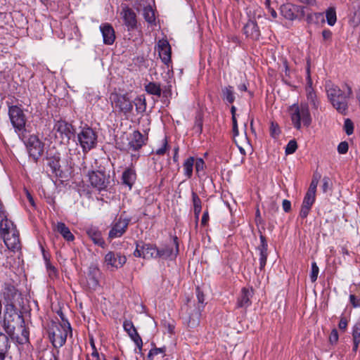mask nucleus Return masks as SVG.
Wrapping results in <instances>:
<instances>
[{"mask_svg": "<svg viewBox=\"0 0 360 360\" xmlns=\"http://www.w3.org/2000/svg\"><path fill=\"white\" fill-rule=\"evenodd\" d=\"M325 87L328 99L333 107L339 113L346 115L348 111V99L353 94L350 85L347 83L343 84L342 88L346 90L345 92L338 86L330 82H326Z\"/></svg>", "mask_w": 360, "mask_h": 360, "instance_id": "obj_1", "label": "nucleus"}, {"mask_svg": "<svg viewBox=\"0 0 360 360\" xmlns=\"http://www.w3.org/2000/svg\"><path fill=\"white\" fill-rule=\"evenodd\" d=\"M23 323V317L15 307L14 304H7L3 321L5 331L9 335H13L16 326L22 327Z\"/></svg>", "mask_w": 360, "mask_h": 360, "instance_id": "obj_2", "label": "nucleus"}, {"mask_svg": "<svg viewBox=\"0 0 360 360\" xmlns=\"http://www.w3.org/2000/svg\"><path fill=\"white\" fill-rule=\"evenodd\" d=\"M61 318L63 323H53L49 330V338L55 347H61L65 343L68 333H72L69 322Z\"/></svg>", "mask_w": 360, "mask_h": 360, "instance_id": "obj_3", "label": "nucleus"}, {"mask_svg": "<svg viewBox=\"0 0 360 360\" xmlns=\"http://www.w3.org/2000/svg\"><path fill=\"white\" fill-rule=\"evenodd\" d=\"M290 112L292 123L297 129H301L302 123L306 127L310 125L311 117L307 103L295 104L290 107Z\"/></svg>", "mask_w": 360, "mask_h": 360, "instance_id": "obj_4", "label": "nucleus"}, {"mask_svg": "<svg viewBox=\"0 0 360 360\" xmlns=\"http://www.w3.org/2000/svg\"><path fill=\"white\" fill-rule=\"evenodd\" d=\"M112 107L115 112L128 118L133 111V102L128 94L112 93L110 96Z\"/></svg>", "mask_w": 360, "mask_h": 360, "instance_id": "obj_5", "label": "nucleus"}, {"mask_svg": "<svg viewBox=\"0 0 360 360\" xmlns=\"http://www.w3.org/2000/svg\"><path fill=\"white\" fill-rule=\"evenodd\" d=\"M77 139L83 152L86 153L96 147L97 134L92 128L85 127L77 134Z\"/></svg>", "mask_w": 360, "mask_h": 360, "instance_id": "obj_6", "label": "nucleus"}, {"mask_svg": "<svg viewBox=\"0 0 360 360\" xmlns=\"http://www.w3.org/2000/svg\"><path fill=\"white\" fill-rule=\"evenodd\" d=\"M53 131L56 138L59 139L61 143H68L74 134L72 124L63 120L55 122Z\"/></svg>", "mask_w": 360, "mask_h": 360, "instance_id": "obj_7", "label": "nucleus"}, {"mask_svg": "<svg viewBox=\"0 0 360 360\" xmlns=\"http://www.w3.org/2000/svg\"><path fill=\"white\" fill-rule=\"evenodd\" d=\"M9 118L15 131H22L25 129L26 119L21 108L12 105L8 109Z\"/></svg>", "mask_w": 360, "mask_h": 360, "instance_id": "obj_8", "label": "nucleus"}, {"mask_svg": "<svg viewBox=\"0 0 360 360\" xmlns=\"http://www.w3.org/2000/svg\"><path fill=\"white\" fill-rule=\"evenodd\" d=\"M129 222L130 219L129 218L120 217L115 220L111 225V229L108 233V239L112 240L123 236L127 230Z\"/></svg>", "mask_w": 360, "mask_h": 360, "instance_id": "obj_9", "label": "nucleus"}, {"mask_svg": "<svg viewBox=\"0 0 360 360\" xmlns=\"http://www.w3.org/2000/svg\"><path fill=\"white\" fill-rule=\"evenodd\" d=\"M127 258L120 252H108L104 257V264L108 269H117L123 266Z\"/></svg>", "mask_w": 360, "mask_h": 360, "instance_id": "obj_10", "label": "nucleus"}, {"mask_svg": "<svg viewBox=\"0 0 360 360\" xmlns=\"http://www.w3.org/2000/svg\"><path fill=\"white\" fill-rule=\"evenodd\" d=\"M27 148L30 156L37 162L44 151V143L36 136H30L27 141Z\"/></svg>", "mask_w": 360, "mask_h": 360, "instance_id": "obj_11", "label": "nucleus"}, {"mask_svg": "<svg viewBox=\"0 0 360 360\" xmlns=\"http://www.w3.org/2000/svg\"><path fill=\"white\" fill-rule=\"evenodd\" d=\"M89 179L91 186L99 191L105 189L109 183L104 172L99 171L89 173Z\"/></svg>", "mask_w": 360, "mask_h": 360, "instance_id": "obj_12", "label": "nucleus"}, {"mask_svg": "<svg viewBox=\"0 0 360 360\" xmlns=\"http://www.w3.org/2000/svg\"><path fill=\"white\" fill-rule=\"evenodd\" d=\"M307 86L305 87L306 96L309 103L314 108L318 109L319 101L314 89L312 88V80L310 75L309 68H307Z\"/></svg>", "mask_w": 360, "mask_h": 360, "instance_id": "obj_13", "label": "nucleus"}, {"mask_svg": "<svg viewBox=\"0 0 360 360\" xmlns=\"http://www.w3.org/2000/svg\"><path fill=\"white\" fill-rule=\"evenodd\" d=\"M179 252V243L177 237L174 238L172 245H167L162 249H159L158 258L165 259H173L176 258Z\"/></svg>", "mask_w": 360, "mask_h": 360, "instance_id": "obj_14", "label": "nucleus"}, {"mask_svg": "<svg viewBox=\"0 0 360 360\" xmlns=\"http://www.w3.org/2000/svg\"><path fill=\"white\" fill-rule=\"evenodd\" d=\"M121 15L123 19L124 24L127 27L128 31L133 30L136 28V15L131 8L127 6L123 7Z\"/></svg>", "mask_w": 360, "mask_h": 360, "instance_id": "obj_15", "label": "nucleus"}, {"mask_svg": "<svg viewBox=\"0 0 360 360\" xmlns=\"http://www.w3.org/2000/svg\"><path fill=\"white\" fill-rule=\"evenodd\" d=\"M123 328L124 330L127 333L130 338L133 340V342L135 343L136 347L141 350L143 347V341L138 333L136 328L134 327V323L132 321L126 320L123 323Z\"/></svg>", "mask_w": 360, "mask_h": 360, "instance_id": "obj_16", "label": "nucleus"}, {"mask_svg": "<svg viewBox=\"0 0 360 360\" xmlns=\"http://www.w3.org/2000/svg\"><path fill=\"white\" fill-rule=\"evenodd\" d=\"M157 49L162 61L165 65L171 62V46L167 39H160L157 44Z\"/></svg>", "mask_w": 360, "mask_h": 360, "instance_id": "obj_17", "label": "nucleus"}, {"mask_svg": "<svg viewBox=\"0 0 360 360\" xmlns=\"http://www.w3.org/2000/svg\"><path fill=\"white\" fill-rule=\"evenodd\" d=\"M6 246L15 252L20 250L21 245L19 238V233L17 231H11L10 233L2 238Z\"/></svg>", "mask_w": 360, "mask_h": 360, "instance_id": "obj_18", "label": "nucleus"}, {"mask_svg": "<svg viewBox=\"0 0 360 360\" xmlns=\"http://www.w3.org/2000/svg\"><path fill=\"white\" fill-rule=\"evenodd\" d=\"M304 8L299 6L292 4L283 5L281 8V11L283 17L288 20H293L297 17L296 13H301V15H304Z\"/></svg>", "mask_w": 360, "mask_h": 360, "instance_id": "obj_19", "label": "nucleus"}, {"mask_svg": "<svg viewBox=\"0 0 360 360\" xmlns=\"http://www.w3.org/2000/svg\"><path fill=\"white\" fill-rule=\"evenodd\" d=\"M148 137L143 136L139 131H134L129 142V148L136 151L146 144Z\"/></svg>", "mask_w": 360, "mask_h": 360, "instance_id": "obj_20", "label": "nucleus"}, {"mask_svg": "<svg viewBox=\"0 0 360 360\" xmlns=\"http://www.w3.org/2000/svg\"><path fill=\"white\" fill-rule=\"evenodd\" d=\"M315 200L316 194L307 191L304 197L300 212V217L301 218L304 219L308 216L313 204L315 202Z\"/></svg>", "mask_w": 360, "mask_h": 360, "instance_id": "obj_21", "label": "nucleus"}, {"mask_svg": "<svg viewBox=\"0 0 360 360\" xmlns=\"http://www.w3.org/2000/svg\"><path fill=\"white\" fill-rule=\"evenodd\" d=\"M243 32L247 37L252 40H258L260 37V30L255 20H250L243 27Z\"/></svg>", "mask_w": 360, "mask_h": 360, "instance_id": "obj_22", "label": "nucleus"}, {"mask_svg": "<svg viewBox=\"0 0 360 360\" xmlns=\"http://www.w3.org/2000/svg\"><path fill=\"white\" fill-rule=\"evenodd\" d=\"M2 293L4 299L8 302V304H13L20 296L18 290L11 283L4 284Z\"/></svg>", "mask_w": 360, "mask_h": 360, "instance_id": "obj_23", "label": "nucleus"}, {"mask_svg": "<svg viewBox=\"0 0 360 360\" xmlns=\"http://www.w3.org/2000/svg\"><path fill=\"white\" fill-rule=\"evenodd\" d=\"M0 235L1 238L4 237L5 235L10 233L11 231H17L13 221L7 219L6 212H3L2 214H0Z\"/></svg>", "mask_w": 360, "mask_h": 360, "instance_id": "obj_24", "label": "nucleus"}, {"mask_svg": "<svg viewBox=\"0 0 360 360\" xmlns=\"http://www.w3.org/2000/svg\"><path fill=\"white\" fill-rule=\"evenodd\" d=\"M100 29L102 32L104 44L108 45L112 44L115 39L113 27L110 24L105 23L100 26Z\"/></svg>", "mask_w": 360, "mask_h": 360, "instance_id": "obj_25", "label": "nucleus"}, {"mask_svg": "<svg viewBox=\"0 0 360 360\" xmlns=\"http://www.w3.org/2000/svg\"><path fill=\"white\" fill-rule=\"evenodd\" d=\"M86 234L91 239L94 244L104 248L105 240L102 237L101 232L98 230L97 227L91 226L86 229Z\"/></svg>", "mask_w": 360, "mask_h": 360, "instance_id": "obj_26", "label": "nucleus"}, {"mask_svg": "<svg viewBox=\"0 0 360 360\" xmlns=\"http://www.w3.org/2000/svg\"><path fill=\"white\" fill-rule=\"evenodd\" d=\"M11 342L8 337L0 332V360H5L9 356Z\"/></svg>", "mask_w": 360, "mask_h": 360, "instance_id": "obj_27", "label": "nucleus"}, {"mask_svg": "<svg viewBox=\"0 0 360 360\" xmlns=\"http://www.w3.org/2000/svg\"><path fill=\"white\" fill-rule=\"evenodd\" d=\"M252 295V290L246 288H242L240 295L238 298L237 307L238 308H247L250 306L252 303L250 300Z\"/></svg>", "mask_w": 360, "mask_h": 360, "instance_id": "obj_28", "label": "nucleus"}, {"mask_svg": "<svg viewBox=\"0 0 360 360\" xmlns=\"http://www.w3.org/2000/svg\"><path fill=\"white\" fill-rule=\"evenodd\" d=\"M143 258L146 259L158 258L159 249L151 244H144L142 245Z\"/></svg>", "mask_w": 360, "mask_h": 360, "instance_id": "obj_29", "label": "nucleus"}, {"mask_svg": "<svg viewBox=\"0 0 360 360\" xmlns=\"http://www.w3.org/2000/svg\"><path fill=\"white\" fill-rule=\"evenodd\" d=\"M136 179V174L134 169L128 168L122 173V184L127 186L129 189L132 188Z\"/></svg>", "mask_w": 360, "mask_h": 360, "instance_id": "obj_30", "label": "nucleus"}, {"mask_svg": "<svg viewBox=\"0 0 360 360\" xmlns=\"http://www.w3.org/2000/svg\"><path fill=\"white\" fill-rule=\"evenodd\" d=\"M200 312L199 310L194 309L191 312L187 318L185 319V321L187 323V326L190 328H195L200 324Z\"/></svg>", "mask_w": 360, "mask_h": 360, "instance_id": "obj_31", "label": "nucleus"}, {"mask_svg": "<svg viewBox=\"0 0 360 360\" xmlns=\"http://www.w3.org/2000/svg\"><path fill=\"white\" fill-rule=\"evenodd\" d=\"M56 229L67 241L74 240V235L71 233L70 229L64 223L58 222L56 225Z\"/></svg>", "mask_w": 360, "mask_h": 360, "instance_id": "obj_32", "label": "nucleus"}, {"mask_svg": "<svg viewBox=\"0 0 360 360\" xmlns=\"http://www.w3.org/2000/svg\"><path fill=\"white\" fill-rule=\"evenodd\" d=\"M166 352L165 347L160 348H153L149 351L148 360H163Z\"/></svg>", "mask_w": 360, "mask_h": 360, "instance_id": "obj_33", "label": "nucleus"}, {"mask_svg": "<svg viewBox=\"0 0 360 360\" xmlns=\"http://www.w3.org/2000/svg\"><path fill=\"white\" fill-rule=\"evenodd\" d=\"M193 157H189L184 160L183 163L184 174L188 179H191L193 176Z\"/></svg>", "mask_w": 360, "mask_h": 360, "instance_id": "obj_34", "label": "nucleus"}, {"mask_svg": "<svg viewBox=\"0 0 360 360\" xmlns=\"http://www.w3.org/2000/svg\"><path fill=\"white\" fill-rule=\"evenodd\" d=\"M133 102V106H135L137 115L143 113L146 110V102L144 96H137Z\"/></svg>", "mask_w": 360, "mask_h": 360, "instance_id": "obj_35", "label": "nucleus"}, {"mask_svg": "<svg viewBox=\"0 0 360 360\" xmlns=\"http://www.w3.org/2000/svg\"><path fill=\"white\" fill-rule=\"evenodd\" d=\"M145 89L146 92L151 95H155L157 96H161V88L160 85L155 82H149L145 86Z\"/></svg>", "mask_w": 360, "mask_h": 360, "instance_id": "obj_36", "label": "nucleus"}, {"mask_svg": "<svg viewBox=\"0 0 360 360\" xmlns=\"http://www.w3.org/2000/svg\"><path fill=\"white\" fill-rule=\"evenodd\" d=\"M222 97L228 103H232L235 101L234 90L231 86H228L222 89Z\"/></svg>", "mask_w": 360, "mask_h": 360, "instance_id": "obj_37", "label": "nucleus"}, {"mask_svg": "<svg viewBox=\"0 0 360 360\" xmlns=\"http://www.w3.org/2000/svg\"><path fill=\"white\" fill-rule=\"evenodd\" d=\"M192 200L193 204V211L195 216L198 219L200 213L202 210V202L198 195L195 193H192Z\"/></svg>", "mask_w": 360, "mask_h": 360, "instance_id": "obj_38", "label": "nucleus"}, {"mask_svg": "<svg viewBox=\"0 0 360 360\" xmlns=\"http://www.w3.org/2000/svg\"><path fill=\"white\" fill-rule=\"evenodd\" d=\"M143 15L146 21L148 23H153L155 22V12L151 6H148L143 8Z\"/></svg>", "mask_w": 360, "mask_h": 360, "instance_id": "obj_39", "label": "nucleus"}, {"mask_svg": "<svg viewBox=\"0 0 360 360\" xmlns=\"http://www.w3.org/2000/svg\"><path fill=\"white\" fill-rule=\"evenodd\" d=\"M194 166L195 173L198 176H200L201 175L204 174L205 163L202 158H194Z\"/></svg>", "mask_w": 360, "mask_h": 360, "instance_id": "obj_40", "label": "nucleus"}, {"mask_svg": "<svg viewBox=\"0 0 360 360\" xmlns=\"http://www.w3.org/2000/svg\"><path fill=\"white\" fill-rule=\"evenodd\" d=\"M326 17L328 24L330 26L334 25L337 20L336 12L335 8H329L326 11Z\"/></svg>", "mask_w": 360, "mask_h": 360, "instance_id": "obj_41", "label": "nucleus"}, {"mask_svg": "<svg viewBox=\"0 0 360 360\" xmlns=\"http://www.w3.org/2000/svg\"><path fill=\"white\" fill-rule=\"evenodd\" d=\"M260 245L257 247V250L259 251V254H268V244L266 238L262 234L259 236Z\"/></svg>", "mask_w": 360, "mask_h": 360, "instance_id": "obj_42", "label": "nucleus"}, {"mask_svg": "<svg viewBox=\"0 0 360 360\" xmlns=\"http://www.w3.org/2000/svg\"><path fill=\"white\" fill-rule=\"evenodd\" d=\"M297 148V144L295 140H290L285 147V154L290 155L294 153Z\"/></svg>", "mask_w": 360, "mask_h": 360, "instance_id": "obj_43", "label": "nucleus"}, {"mask_svg": "<svg viewBox=\"0 0 360 360\" xmlns=\"http://www.w3.org/2000/svg\"><path fill=\"white\" fill-rule=\"evenodd\" d=\"M168 150V141L167 138H165L162 141L161 146L156 149L155 154L159 155H163L166 153L167 150Z\"/></svg>", "mask_w": 360, "mask_h": 360, "instance_id": "obj_44", "label": "nucleus"}, {"mask_svg": "<svg viewBox=\"0 0 360 360\" xmlns=\"http://www.w3.org/2000/svg\"><path fill=\"white\" fill-rule=\"evenodd\" d=\"M319 273V269L315 262L311 263V271L310 274V279L311 282H315L317 280Z\"/></svg>", "mask_w": 360, "mask_h": 360, "instance_id": "obj_45", "label": "nucleus"}, {"mask_svg": "<svg viewBox=\"0 0 360 360\" xmlns=\"http://www.w3.org/2000/svg\"><path fill=\"white\" fill-rule=\"evenodd\" d=\"M353 341L360 342V320L354 326L352 331Z\"/></svg>", "mask_w": 360, "mask_h": 360, "instance_id": "obj_46", "label": "nucleus"}, {"mask_svg": "<svg viewBox=\"0 0 360 360\" xmlns=\"http://www.w3.org/2000/svg\"><path fill=\"white\" fill-rule=\"evenodd\" d=\"M344 129L347 135H351L354 132V124L350 119H345L344 122Z\"/></svg>", "mask_w": 360, "mask_h": 360, "instance_id": "obj_47", "label": "nucleus"}, {"mask_svg": "<svg viewBox=\"0 0 360 360\" xmlns=\"http://www.w3.org/2000/svg\"><path fill=\"white\" fill-rule=\"evenodd\" d=\"M22 328V338H18L19 340L18 342L20 343V344H24V343H26L29 341V332L27 330L26 328H23L22 327H20Z\"/></svg>", "mask_w": 360, "mask_h": 360, "instance_id": "obj_48", "label": "nucleus"}, {"mask_svg": "<svg viewBox=\"0 0 360 360\" xmlns=\"http://www.w3.org/2000/svg\"><path fill=\"white\" fill-rule=\"evenodd\" d=\"M349 149V146L347 142L342 141L339 143L338 146V151L340 154H345L347 153Z\"/></svg>", "mask_w": 360, "mask_h": 360, "instance_id": "obj_49", "label": "nucleus"}, {"mask_svg": "<svg viewBox=\"0 0 360 360\" xmlns=\"http://www.w3.org/2000/svg\"><path fill=\"white\" fill-rule=\"evenodd\" d=\"M271 136L274 138L276 137L280 134L278 125L274 122H271L270 126Z\"/></svg>", "mask_w": 360, "mask_h": 360, "instance_id": "obj_50", "label": "nucleus"}, {"mask_svg": "<svg viewBox=\"0 0 360 360\" xmlns=\"http://www.w3.org/2000/svg\"><path fill=\"white\" fill-rule=\"evenodd\" d=\"M318 183H319V180L316 178L314 177L311 180V182L309 185L307 192H310V193L316 194Z\"/></svg>", "mask_w": 360, "mask_h": 360, "instance_id": "obj_51", "label": "nucleus"}, {"mask_svg": "<svg viewBox=\"0 0 360 360\" xmlns=\"http://www.w3.org/2000/svg\"><path fill=\"white\" fill-rule=\"evenodd\" d=\"M86 360H101L99 353L97 349L92 350L90 354H86Z\"/></svg>", "mask_w": 360, "mask_h": 360, "instance_id": "obj_52", "label": "nucleus"}, {"mask_svg": "<svg viewBox=\"0 0 360 360\" xmlns=\"http://www.w3.org/2000/svg\"><path fill=\"white\" fill-rule=\"evenodd\" d=\"M268 254H259V269L263 270L266 266Z\"/></svg>", "mask_w": 360, "mask_h": 360, "instance_id": "obj_53", "label": "nucleus"}, {"mask_svg": "<svg viewBox=\"0 0 360 360\" xmlns=\"http://www.w3.org/2000/svg\"><path fill=\"white\" fill-rule=\"evenodd\" d=\"M338 340V333L336 329H333L329 336V341L331 344H335Z\"/></svg>", "mask_w": 360, "mask_h": 360, "instance_id": "obj_54", "label": "nucleus"}, {"mask_svg": "<svg viewBox=\"0 0 360 360\" xmlns=\"http://www.w3.org/2000/svg\"><path fill=\"white\" fill-rule=\"evenodd\" d=\"M352 21L354 25H359L360 24V6L358 9L354 11Z\"/></svg>", "mask_w": 360, "mask_h": 360, "instance_id": "obj_55", "label": "nucleus"}, {"mask_svg": "<svg viewBox=\"0 0 360 360\" xmlns=\"http://www.w3.org/2000/svg\"><path fill=\"white\" fill-rule=\"evenodd\" d=\"M347 319L345 316H342L338 324L339 328L342 330H345L347 327Z\"/></svg>", "mask_w": 360, "mask_h": 360, "instance_id": "obj_56", "label": "nucleus"}, {"mask_svg": "<svg viewBox=\"0 0 360 360\" xmlns=\"http://www.w3.org/2000/svg\"><path fill=\"white\" fill-rule=\"evenodd\" d=\"M283 209L285 212H289L291 210V202L288 200H283L282 202Z\"/></svg>", "mask_w": 360, "mask_h": 360, "instance_id": "obj_57", "label": "nucleus"}, {"mask_svg": "<svg viewBox=\"0 0 360 360\" xmlns=\"http://www.w3.org/2000/svg\"><path fill=\"white\" fill-rule=\"evenodd\" d=\"M350 302L354 307H360V298L357 299L355 295H351L349 296Z\"/></svg>", "mask_w": 360, "mask_h": 360, "instance_id": "obj_58", "label": "nucleus"}, {"mask_svg": "<svg viewBox=\"0 0 360 360\" xmlns=\"http://www.w3.org/2000/svg\"><path fill=\"white\" fill-rule=\"evenodd\" d=\"M134 255L136 257H143L142 246H140L139 244L136 245V250L134 252Z\"/></svg>", "mask_w": 360, "mask_h": 360, "instance_id": "obj_59", "label": "nucleus"}, {"mask_svg": "<svg viewBox=\"0 0 360 360\" xmlns=\"http://www.w3.org/2000/svg\"><path fill=\"white\" fill-rule=\"evenodd\" d=\"M322 36L324 40H330L332 37V32L329 30H324L322 32Z\"/></svg>", "mask_w": 360, "mask_h": 360, "instance_id": "obj_60", "label": "nucleus"}, {"mask_svg": "<svg viewBox=\"0 0 360 360\" xmlns=\"http://www.w3.org/2000/svg\"><path fill=\"white\" fill-rule=\"evenodd\" d=\"M232 122H233V131L234 135L236 136L238 134V123H237L236 117L232 118Z\"/></svg>", "mask_w": 360, "mask_h": 360, "instance_id": "obj_61", "label": "nucleus"}, {"mask_svg": "<svg viewBox=\"0 0 360 360\" xmlns=\"http://www.w3.org/2000/svg\"><path fill=\"white\" fill-rule=\"evenodd\" d=\"M208 220H209L208 212H204V214L202 217V219H201L202 224L205 225L207 223Z\"/></svg>", "mask_w": 360, "mask_h": 360, "instance_id": "obj_62", "label": "nucleus"}, {"mask_svg": "<svg viewBox=\"0 0 360 360\" xmlns=\"http://www.w3.org/2000/svg\"><path fill=\"white\" fill-rule=\"evenodd\" d=\"M298 1L307 5L313 6L316 4V0H297Z\"/></svg>", "mask_w": 360, "mask_h": 360, "instance_id": "obj_63", "label": "nucleus"}, {"mask_svg": "<svg viewBox=\"0 0 360 360\" xmlns=\"http://www.w3.org/2000/svg\"><path fill=\"white\" fill-rule=\"evenodd\" d=\"M328 188V179L324 178L323 179V191L326 192Z\"/></svg>", "mask_w": 360, "mask_h": 360, "instance_id": "obj_64", "label": "nucleus"}]
</instances>
